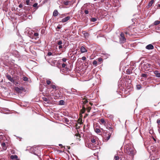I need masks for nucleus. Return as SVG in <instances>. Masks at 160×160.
Returning <instances> with one entry per match:
<instances>
[{"instance_id":"obj_48","label":"nucleus","mask_w":160,"mask_h":160,"mask_svg":"<svg viewBox=\"0 0 160 160\" xmlns=\"http://www.w3.org/2000/svg\"><path fill=\"white\" fill-rule=\"evenodd\" d=\"M67 59L65 58H63L62 59V61L63 62H66V61H67Z\"/></svg>"},{"instance_id":"obj_39","label":"nucleus","mask_w":160,"mask_h":160,"mask_svg":"<svg viewBox=\"0 0 160 160\" xmlns=\"http://www.w3.org/2000/svg\"><path fill=\"white\" fill-rule=\"evenodd\" d=\"M137 88L138 89H140L141 88V85L138 84L137 85Z\"/></svg>"},{"instance_id":"obj_1","label":"nucleus","mask_w":160,"mask_h":160,"mask_svg":"<svg viewBox=\"0 0 160 160\" xmlns=\"http://www.w3.org/2000/svg\"><path fill=\"white\" fill-rule=\"evenodd\" d=\"M125 152L126 153L131 156H133L135 153L134 148L129 144L126 145Z\"/></svg>"},{"instance_id":"obj_13","label":"nucleus","mask_w":160,"mask_h":160,"mask_svg":"<svg viewBox=\"0 0 160 160\" xmlns=\"http://www.w3.org/2000/svg\"><path fill=\"white\" fill-rule=\"evenodd\" d=\"M137 69L136 66L135 65H133L131 66L129 69H128L127 70H136Z\"/></svg>"},{"instance_id":"obj_46","label":"nucleus","mask_w":160,"mask_h":160,"mask_svg":"<svg viewBox=\"0 0 160 160\" xmlns=\"http://www.w3.org/2000/svg\"><path fill=\"white\" fill-rule=\"evenodd\" d=\"M38 35H39V34L38 33L35 32V33H34V36H35V37H37L38 36Z\"/></svg>"},{"instance_id":"obj_11","label":"nucleus","mask_w":160,"mask_h":160,"mask_svg":"<svg viewBox=\"0 0 160 160\" xmlns=\"http://www.w3.org/2000/svg\"><path fill=\"white\" fill-rule=\"evenodd\" d=\"M80 50L81 52L82 53H84L87 52V50L86 48L83 46H82L81 47Z\"/></svg>"},{"instance_id":"obj_42","label":"nucleus","mask_w":160,"mask_h":160,"mask_svg":"<svg viewBox=\"0 0 160 160\" xmlns=\"http://www.w3.org/2000/svg\"><path fill=\"white\" fill-rule=\"evenodd\" d=\"M108 129L109 130H110L112 132L113 131V128H112V126L109 127V128H108Z\"/></svg>"},{"instance_id":"obj_24","label":"nucleus","mask_w":160,"mask_h":160,"mask_svg":"<svg viewBox=\"0 0 160 160\" xmlns=\"http://www.w3.org/2000/svg\"><path fill=\"white\" fill-rule=\"evenodd\" d=\"M76 136L77 137V138L80 140V138H81V136L80 134L79 133H76L75 134Z\"/></svg>"},{"instance_id":"obj_44","label":"nucleus","mask_w":160,"mask_h":160,"mask_svg":"<svg viewBox=\"0 0 160 160\" xmlns=\"http://www.w3.org/2000/svg\"><path fill=\"white\" fill-rule=\"evenodd\" d=\"M41 33L42 34H45V31L44 29H42L41 31Z\"/></svg>"},{"instance_id":"obj_18","label":"nucleus","mask_w":160,"mask_h":160,"mask_svg":"<svg viewBox=\"0 0 160 160\" xmlns=\"http://www.w3.org/2000/svg\"><path fill=\"white\" fill-rule=\"evenodd\" d=\"M154 73L157 77H160V73L158 71H154Z\"/></svg>"},{"instance_id":"obj_2","label":"nucleus","mask_w":160,"mask_h":160,"mask_svg":"<svg viewBox=\"0 0 160 160\" xmlns=\"http://www.w3.org/2000/svg\"><path fill=\"white\" fill-rule=\"evenodd\" d=\"M94 128L95 132L99 134H100L99 133L101 132V130H102L103 133H106L105 131H104L102 128H101L100 126L98 125V124L94 125Z\"/></svg>"},{"instance_id":"obj_10","label":"nucleus","mask_w":160,"mask_h":160,"mask_svg":"<svg viewBox=\"0 0 160 160\" xmlns=\"http://www.w3.org/2000/svg\"><path fill=\"white\" fill-rule=\"evenodd\" d=\"M146 48L148 50H152L153 49L154 47L152 44H150L147 46Z\"/></svg>"},{"instance_id":"obj_30","label":"nucleus","mask_w":160,"mask_h":160,"mask_svg":"<svg viewBox=\"0 0 160 160\" xmlns=\"http://www.w3.org/2000/svg\"><path fill=\"white\" fill-rule=\"evenodd\" d=\"M70 2L69 1H66L65 2H64V4L66 5H68L69 4Z\"/></svg>"},{"instance_id":"obj_12","label":"nucleus","mask_w":160,"mask_h":160,"mask_svg":"<svg viewBox=\"0 0 160 160\" xmlns=\"http://www.w3.org/2000/svg\"><path fill=\"white\" fill-rule=\"evenodd\" d=\"M10 158L12 160H19L17 155H12L10 156Z\"/></svg>"},{"instance_id":"obj_4","label":"nucleus","mask_w":160,"mask_h":160,"mask_svg":"<svg viewBox=\"0 0 160 160\" xmlns=\"http://www.w3.org/2000/svg\"><path fill=\"white\" fill-rule=\"evenodd\" d=\"M119 42L120 43H123L126 41V38L125 37L124 34L123 32L121 33L119 37Z\"/></svg>"},{"instance_id":"obj_22","label":"nucleus","mask_w":160,"mask_h":160,"mask_svg":"<svg viewBox=\"0 0 160 160\" xmlns=\"http://www.w3.org/2000/svg\"><path fill=\"white\" fill-rule=\"evenodd\" d=\"M160 23V21L158 20H156L155 21L153 24L154 26H156L157 25H158Z\"/></svg>"},{"instance_id":"obj_38","label":"nucleus","mask_w":160,"mask_h":160,"mask_svg":"<svg viewBox=\"0 0 160 160\" xmlns=\"http://www.w3.org/2000/svg\"><path fill=\"white\" fill-rule=\"evenodd\" d=\"M84 13L85 14H88L89 13V11L88 10V9H85L84 11Z\"/></svg>"},{"instance_id":"obj_34","label":"nucleus","mask_w":160,"mask_h":160,"mask_svg":"<svg viewBox=\"0 0 160 160\" xmlns=\"http://www.w3.org/2000/svg\"><path fill=\"white\" fill-rule=\"evenodd\" d=\"M59 103L60 105H63L64 104V102L63 100H61L59 101Z\"/></svg>"},{"instance_id":"obj_47","label":"nucleus","mask_w":160,"mask_h":160,"mask_svg":"<svg viewBox=\"0 0 160 160\" xmlns=\"http://www.w3.org/2000/svg\"><path fill=\"white\" fill-rule=\"evenodd\" d=\"M82 59L83 61H86V58L85 57L83 56L82 57Z\"/></svg>"},{"instance_id":"obj_17","label":"nucleus","mask_w":160,"mask_h":160,"mask_svg":"<svg viewBox=\"0 0 160 160\" xmlns=\"http://www.w3.org/2000/svg\"><path fill=\"white\" fill-rule=\"evenodd\" d=\"M100 120V121L101 124H103L104 125H105L106 122L103 118H101Z\"/></svg>"},{"instance_id":"obj_3","label":"nucleus","mask_w":160,"mask_h":160,"mask_svg":"<svg viewBox=\"0 0 160 160\" xmlns=\"http://www.w3.org/2000/svg\"><path fill=\"white\" fill-rule=\"evenodd\" d=\"M51 87L53 89H55V91H56L58 92V94H55V95H53L55 97H56V98L61 99V94H59V92L60 91L58 90L57 88V87L54 85H51Z\"/></svg>"},{"instance_id":"obj_63","label":"nucleus","mask_w":160,"mask_h":160,"mask_svg":"<svg viewBox=\"0 0 160 160\" xmlns=\"http://www.w3.org/2000/svg\"><path fill=\"white\" fill-rule=\"evenodd\" d=\"M80 71L78 70V71H77V72H78V73H79V72H78V71Z\"/></svg>"},{"instance_id":"obj_29","label":"nucleus","mask_w":160,"mask_h":160,"mask_svg":"<svg viewBox=\"0 0 160 160\" xmlns=\"http://www.w3.org/2000/svg\"><path fill=\"white\" fill-rule=\"evenodd\" d=\"M57 43L58 45H61L62 44V42L61 40H59L58 41H57Z\"/></svg>"},{"instance_id":"obj_57","label":"nucleus","mask_w":160,"mask_h":160,"mask_svg":"<svg viewBox=\"0 0 160 160\" xmlns=\"http://www.w3.org/2000/svg\"><path fill=\"white\" fill-rule=\"evenodd\" d=\"M59 145L60 146V147H62V144H59Z\"/></svg>"},{"instance_id":"obj_21","label":"nucleus","mask_w":160,"mask_h":160,"mask_svg":"<svg viewBox=\"0 0 160 160\" xmlns=\"http://www.w3.org/2000/svg\"><path fill=\"white\" fill-rule=\"evenodd\" d=\"M82 102H83L82 103L83 104V105L84 106V105H85L88 102V101L87 99L84 98L82 99Z\"/></svg>"},{"instance_id":"obj_6","label":"nucleus","mask_w":160,"mask_h":160,"mask_svg":"<svg viewBox=\"0 0 160 160\" xmlns=\"http://www.w3.org/2000/svg\"><path fill=\"white\" fill-rule=\"evenodd\" d=\"M111 134L112 133L110 132H109L107 135L106 134L105 137L104 138V140L105 141H107L110 139Z\"/></svg>"},{"instance_id":"obj_9","label":"nucleus","mask_w":160,"mask_h":160,"mask_svg":"<svg viewBox=\"0 0 160 160\" xmlns=\"http://www.w3.org/2000/svg\"><path fill=\"white\" fill-rule=\"evenodd\" d=\"M97 138H91V142H92V145H94L96 143V140L97 139Z\"/></svg>"},{"instance_id":"obj_56","label":"nucleus","mask_w":160,"mask_h":160,"mask_svg":"<svg viewBox=\"0 0 160 160\" xmlns=\"http://www.w3.org/2000/svg\"><path fill=\"white\" fill-rule=\"evenodd\" d=\"M89 104L91 105L92 106V105H93V103H92V102H89Z\"/></svg>"},{"instance_id":"obj_41","label":"nucleus","mask_w":160,"mask_h":160,"mask_svg":"<svg viewBox=\"0 0 160 160\" xmlns=\"http://www.w3.org/2000/svg\"><path fill=\"white\" fill-rule=\"evenodd\" d=\"M157 123L158 125H160V119H158L157 120Z\"/></svg>"},{"instance_id":"obj_32","label":"nucleus","mask_w":160,"mask_h":160,"mask_svg":"<svg viewBox=\"0 0 160 160\" xmlns=\"http://www.w3.org/2000/svg\"><path fill=\"white\" fill-rule=\"evenodd\" d=\"M91 109V108L90 107H88L87 108V110L88 111V112H90V110Z\"/></svg>"},{"instance_id":"obj_49","label":"nucleus","mask_w":160,"mask_h":160,"mask_svg":"<svg viewBox=\"0 0 160 160\" xmlns=\"http://www.w3.org/2000/svg\"><path fill=\"white\" fill-rule=\"evenodd\" d=\"M52 53L51 52H48V56H50L52 55Z\"/></svg>"},{"instance_id":"obj_35","label":"nucleus","mask_w":160,"mask_h":160,"mask_svg":"<svg viewBox=\"0 0 160 160\" xmlns=\"http://www.w3.org/2000/svg\"><path fill=\"white\" fill-rule=\"evenodd\" d=\"M38 4L37 3H34L33 5V6L34 7H36V8L37 9H38Z\"/></svg>"},{"instance_id":"obj_19","label":"nucleus","mask_w":160,"mask_h":160,"mask_svg":"<svg viewBox=\"0 0 160 160\" xmlns=\"http://www.w3.org/2000/svg\"><path fill=\"white\" fill-rule=\"evenodd\" d=\"M58 14V12L57 10H55L54 11L53 13V15L54 17L57 16Z\"/></svg>"},{"instance_id":"obj_61","label":"nucleus","mask_w":160,"mask_h":160,"mask_svg":"<svg viewBox=\"0 0 160 160\" xmlns=\"http://www.w3.org/2000/svg\"><path fill=\"white\" fill-rule=\"evenodd\" d=\"M80 124H82V122L81 121L80 122Z\"/></svg>"},{"instance_id":"obj_53","label":"nucleus","mask_w":160,"mask_h":160,"mask_svg":"<svg viewBox=\"0 0 160 160\" xmlns=\"http://www.w3.org/2000/svg\"><path fill=\"white\" fill-rule=\"evenodd\" d=\"M157 6L158 8H160V4H158Z\"/></svg>"},{"instance_id":"obj_64","label":"nucleus","mask_w":160,"mask_h":160,"mask_svg":"<svg viewBox=\"0 0 160 160\" xmlns=\"http://www.w3.org/2000/svg\"><path fill=\"white\" fill-rule=\"evenodd\" d=\"M70 148V147H68V149H69Z\"/></svg>"},{"instance_id":"obj_27","label":"nucleus","mask_w":160,"mask_h":160,"mask_svg":"<svg viewBox=\"0 0 160 160\" xmlns=\"http://www.w3.org/2000/svg\"><path fill=\"white\" fill-rule=\"evenodd\" d=\"M26 4L30 6V5H32L31 3L30 2L29 0H27L26 1Z\"/></svg>"},{"instance_id":"obj_16","label":"nucleus","mask_w":160,"mask_h":160,"mask_svg":"<svg viewBox=\"0 0 160 160\" xmlns=\"http://www.w3.org/2000/svg\"><path fill=\"white\" fill-rule=\"evenodd\" d=\"M86 110V108H85V106L84 105L82 106V109L81 110L80 112V114H82L84 113L85 111Z\"/></svg>"},{"instance_id":"obj_40","label":"nucleus","mask_w":160,"mask_h":160,"mask_svg":"<svg viewBox=\"0 0 160 160\" xmlns=\"http://www.w3.org/2000/svg\"><path fill=\"white\" fill-rule=\"evenodd\" d=\"M114 158L115 160H119L120 159L118 156H115L114 157Z\"/></svg>"},{"instance_id":"obj_52","label":"nucleus","mask_w":160,"mask_h":160,"mask_svg":"<svg viewBox=\"0 0 160 160\" xmlns=\"http://www.w3.org/2000/svg\"><path fill=\"white\" fill-rule=\"evenodd\" d=\"M19 7L20 8H21L22 7V4H20L19 5Z\"/></svg>"},{"instance_id":"obj_8","label":"nucleus","mask_w":160,"mask_h":160,"mask_svg":"<svg viewBox=\"0 0 160 160\" xmlns=\"http://www.w3.org/2000/svg\"><path fill=\"white\" fill-rule=\"evenodd\" d=\"M70 17L69 16H68L67 17L62 19L61 22L62 23L65 22H67L70 19Z\"/></svg>"},{"instance_id":"obj_54","label":"nucleus","mask_w":160,"mask_h":160,"mask_svg":"<svg viewBox=\"0 0 160 160\" xmlns=\"http://www.w3.org/2000/svg\"><path fill=\"white\" fill-rule=\"evenodd\" d=\"M152 138L153 139V140H154V141H155L156 142V139L153 137H152Z\"/></svg>"},{"instance_id":"obj_23","label":"nucleus","mask_w":160,"mask_h":160,"mask_svg":"<svg viewBox=\"0 0 160 160\" xmlns=\"http://www.w3.org/2000/svg\"><path fill=\"white\" fill-rule=\"evenodd\" d=\"M97 61L98 62V64H100L101 63V62H102V61L103 59L102 58H99L97 59Z\"/></svg>"},{"instance_id":"obj_28","label":"nucleus","mask_w":160,"mask_h":160,"mask_svg":"<svg viewBox=\"0 0 160 160\" xmlns=\"http://www.w3.org/2000/svg\"><path fill=\"white\" fill-rule=\"evenodd\" d=\"M15 90L17 92H20L21 90L18 87H16V88H15Z\"/></svg>"},{"instance_id":"obj_36","label":"nucleus","mask_w":160,"mask_h":160,"mask_svg":"<svg viewBox=\"0 0 160 160\" xmlns=\"http://www.w3.org/2000/svg\"><path fill=\"white\" fill-rule=\"evenodd\" d=\"M147 76V75L146 74L143 73L141 74V77H142L146 78Z\"/></svg>"},{"instance_id":"obj_60","label":"nucleus","mask_w":160,"mask_h":160,"mask_svg":"<svg viewBox=\"0 0 160 160\" xmlns=\"http://www.w3.org/2000/svg\"><path fill=\"white\" fill-rule=\"evenodd\" d=\"M84 7H82L81 8V9H84Z\"/></svg>"},{"instance_id":"obj_15","label":"nucleus","mask_w":160,"mask_h":160,"mask_svg":"<svg viewBox=\"0 0 160 160\" xmlns=\"http://www.w3.org/2000/svg\"><path fill=\"white\" fill-rule=\"evenodd\" d=\"M82 32L83 34L84 37H85V38L88 37L89 36V33L85 31H82Z\"/></svg>"},{"instance_id":"obj_33","label":"nucleus","mask_w":160,"mask_h":160,"mask_svg":"<svg viewBox=\"0 0 160 160\" xmlns=\"http://www.w3.org/2000/svg\"><path fill=\"white\" fill-rule=\"evenodd\" d=\"M132 72V71H126V73L128 74H130Z\"/></svg>"},{"instance_id":"obj_20","label":"nucleus","mask_w":160,"mask_h":160,"mask_svg":"<svg viewBox=\"0 0 160 160\" xmlns=\"http://www.w3.org/2000/svg\"><path fill=\"white\" fill-rule=\"evenodd\" d=\"M154 0H152L148 4V8L149 7L151 6L152 5L153 3H154Z\"/></svg>"},{"instance_id":"obj_55","label":"nucleus","mask_w":160,"mask_h":160,"mask_svg":"<svg viewBox=\"0 0 160 160\" xmlns=\"http://www.w3.org/2000/svg\"><path fill=\"white\" fill-rule=\"evenodd\" d=\"M88 114H86L85 115V116H84V117H87V116H88Z\"/></svg>"},{"instance_id":"obj_58","label":"nucleus","mask_w":160,"mask_h":160,"mask_svg":"<svg viewBox=\"0 0 160 160\" xmlns=\"http://www.w3.org/2000/svg\"><path fill=\"white\" fill-rule=\"evenodd\" d=\"M57 28H58V29H60L61 28V27L59 26H58L57 27Z\"/></svg>"},{"instance_id":"obj_45","label":"nucleus","mask_w":160,"mask_h":160,"mask_svg":"<svg viewBox=\"0 0 160 160\" xmlns=\"http://www.w3.org/2000/svg\"><path fill=\"white\" fill-rule=\"evenodd\" d=\"M42 99L44 101L47 102L48 101V99L45 97L42 98Z\"/></svg>"},{"instance_id":"obj_50","label":"nucleus","mask_w":160,"mask_h":160,"mask_svg":"<svg viewBox=\"0 0 160 160\" xmlns=\"http://www.w3.org/2000/svg\"><path fill=\"white\" fill-rule=\"evenodd\" d=\"M62 48V46L61 45H60L59 46L58 48L59 49H61Z\"/></svg>"},{"instance_id":"obj_25","label":"nucleus","mask_w":160,"mask_h":160,"mask_svg":"<svg viewBox=\"0 0 160 160\" xmlns=\"http://www.w3.org/2000/svg\"><path fill=\"white\" fill-rule=\"evenodd\" d=\"M97 61L96 60H94L93 62V64L95 66H97V64L98 63Z\"/></svg>"},{"instance_id":"obj_7","label":"nucleus","mask_w":160,"mask_h":160,"mask_svg":"<svg viewBox=\"0 0 160 160\" xmlns=\"http://www.w3.org/2000/svg\"><path fill=\"white\" fill-rule=\"evenodd\" d=\"M6 77L11 82L13 81V80L14 79V77L12 78L10 75H8L7 73L6 75Z\"/></svg>"},{"instance_id":"obj_37","label":"nucleus","mask_w":160,"mask_h":160,"mask_svg":"<svg viewBox=\"0 0 160 160\" xmlns=\"http://www.w3.org/2000/svg\"><path fill=\"white\" fill-rule=\"evenodd\" d=\"M28 80V78L26 77H23V80L25 81H27Z\"/></svg>"},{"instance_id":"obj_43","label":"nucleus","mask_w":160,"mask_h":160,"mask_svg":"<svg viewBox=\"0 0 160 160\" xmlns=\"http://www.w3.org/2000/svg\"><path fill=\"white\" fill-rule=\"evenodd\" d=\"M46 82L48 85H49L51 83V82L50 80H47L46 81Z\"/></svg>"},{"instance_id":"obj_14","label":"nucleus","mask_w":160,"mask_h":160,"mask_svg":"<svg viewBox=\"0 0 160 160\" xmlns=\"http://www.w3.org/2000/svg\"><path fill=\"white\" fill-rule=\"evenodd\" d=\"M2 147L4 150H6L7 149V146L5 142H3L1 144Z\"/></svg>"},{"instance_id":"obj_5","label":"nucleus","mask_w":160,"mask_h":160,"mask_svg":"<svg viewBox=\"0 0 160 160\" xmlns=\"http://www.w3.org/2000/svg\"><path fill=\"white\" fill-rule=\"evenodd\" d=\"M18 80V77H14V79H13V81L12 82L15 85L17 86L19 84Z\"/></svg>"},{"instance_id":"obj_59","label":"nucleus","mask_w":160,"mask_h":160,"mask_svg":"<svg viewBox=\"0 0 160 160\" xmlns=\"http://www.w3.org/2000/svg\"><path fill=\"white\" fill-rule=\"evenodd\" d=\"M88 147H89V145H91V144L90 143H88ZM90 147H91V146H90Z\"/></svg>"},{"instance_id":"obj_51","label":"nucleus","mask_w":160,"mask_h":160,"mask_svg":"<svg viewBox=\"0 0 160 160\" xmlns=\"http://www.w3.org/2000/svg\"><path fill=\"white\" fill-rule=\"evenodd\" d=\"M125 33L126 34H128V35H130V33H129L128 32H125Z\"/></svg>"},{"instance_id":"obj_26","label":"nucleus","mask_w":160,"mask_h":160,"mask_svg":"<svg viewBox=\"0 0 160 160\" xmlns=\"http://www.w3.org/2000/svg\"><path fill=\"white\" fill-rule=\"evenodd\" d=\"M97 18H91V21L92 22H95L97 21Z\"/></svg>"},{"instance_id":"obj_31","label":"nucleus","mask_w":160,"mask_h":160,"mask_svg":"<svg viewBox=\"0 0 160 160\" xmlns=\"http://www.w3.org/2000/svg\"><path fill=\"white\" fill-rule=\"evenodd\" d=\"M67 66V65L64 63H63L62 64V67L63 68H65V69H68L67 67H66V66Z\"/></svg>"},{"instance_id":"obj_62","label":"nucleus","mask_w":160,"mask_h":160,"mask_svg":"<svg viewBox=\"0 0 160 160\" xmlns=\"http://www.w3.org/2000/svg\"><path fill=\"white\" fill-rule=\"evenodd\" d=\"M0 160H5V159L2 158L0 159Z\"/></svg>"}]
</instances>
